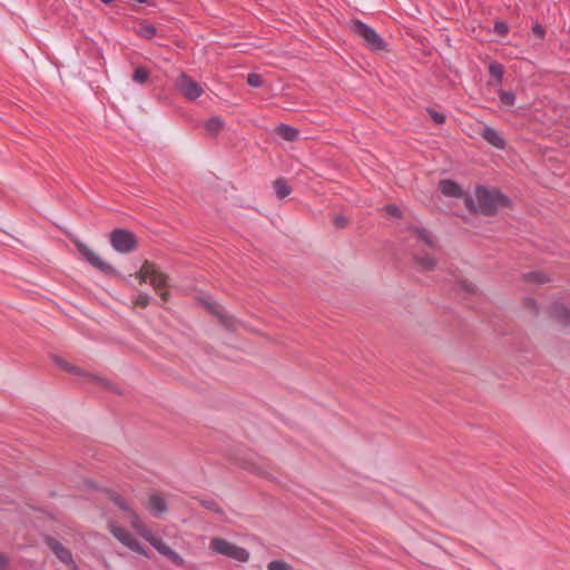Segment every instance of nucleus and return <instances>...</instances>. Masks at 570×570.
Instances as JSON below:
<instances>
[{"label": "nucleus", "mask_w": 570, "mask_h": 570, "mask_svg": "<svg viewBox=\"0 0 570 570\" xmlns=\"http://www.w3.org/2000/svg\"><path fill=\"white\" fill-rule=\"evenodd\" d=\"M150 76V71L145 67H137L132 73V80L139 85H144Z\"/></svg>", "instance_id": "obj_20"}, {"label": "nucleus", "mask_w": 570, "mask_h": 570, "mask_svg": "<svg viewBox=\"0 0 570 570\" xmlns=\"http://www.w3.org/2000/svg\"><path fill=\"white\" fill-rule=\"evenodd\" d=\"M104 3H111L114 0H101Z\"/></svg>", "instance_id": "obj_39"}, {"label": "nucleus", "mask_w": 570, "mask_h": 570, "mask_svg": "<svg viewBox=\"0 0 570 570\" xmlns=\"http://www.w3.org/2000/svg\"><path fill=\"white\" fill-rule=\"evenodd\" d=\"M112 248L122 254L134 252L137 248L136 236L127 229H116L110 234Z\"/></svg>", "instance_id": "obj_6"}, {"label": "nucleus", "mask_w": 570, "mask_h": 570, "mask_svg": "<svg viewBox=\"0 0 570 570\" xmlns=\"http://www.w3.org/2000/svg\"><path fill=\"white\" fill-rule=\"evenodd\" d=\"M385 212L387 215L390 216H395V217H399L400 216V209L399 207H396L395 205H389L385 207Z\"/></svg>", "instance_id": "obj_30"}, {"label": "nucleus", "mask_w": 570, "mask_h": 570, "mask_svg": "<svg viewBox=\"0 0 570 570\" xmlns=\"http://www.w3.org/2000/svg\"><path fill=\"white\" fill-rule=\"evenodd\" d=\"M354 33L363 39L365 45L372 50H382L385 47L384 40L376 33L374 29L360 20H354L351 24Z\"/></svg>", "instance_id": "obj_5"}, {"label": "nucleus", "mask_w": 570, "mask_h": 570, "mask_svg": "<svg viewBox=\"0 0 570 570\" xmlns=\"http://www.w3.org/2000/svg\"><path fill=\"white\" fill-rule=\"evenodd\" d=\"M6 563H7L6 558L2 554H0V568H2Z\"/></svg>", "instance_id": "obj_38"}, {"label": "nucleus", "mask_w": 570, "mask_h": 570, "mask_svg": "<svg viewBox=\"0 0 570 570\" xmlns=\"http://www.w3.org/2000/svg\"><path fill=\"white\" fill-rule=\"evenodd\" d=\"M495 30L498 33L504 35L508 31V28L504 23L498 22V23H495Z\"/></svg>", "instance_id": "obj_36"}, {"label": "nucleus", "mask_w": 570, "mask_h": 570, "mask_svg": "<svg viewBox=\"0 0 570 570\" xmlns=\"http://www.w3.org/2000/svg\"><path fill=\"white\" fill-rule=\"evenodd\" d=\"M276 132L287 141H294L298 136V131L287 125H279Z\"/></svg>", "instance_id": "obj_18"}, {"label": "nucleus", "mask_w": 570, "mask_h": 570, "mask_svg": "<svg viewBox=\"0 0 570 570\" xmlns=\"http://www.w3.org/2000/svg\"><path fill=\"white\" fill-rule=\"evenodd\" d=\"M475 196L478 206L475 207L474 200L470 197L465 198V206L470 210H474L487 216L494 215L499 210L510 206V199L497 189L478 187Z\"/></svg>", "instance_id": "obj_2"}, {"label": "nucleus", "mask_w": 570, "mask_h": 570, "mask_svg": "<svg viewBox=\"0 0 570 570\" xmlns=\"http://www.w3.org/2000/svg\"><path fill=\"white\" fill-rule=\"evenodd\" d=\"M533 31H534V33H535V35H538L539 37H542V36H543V30H542V28H541L540 26H535V27L533 28Z\"/></svg>", "instance_id": "obj_37"}, {"label": "nucleus", "mask_w": 570, "mask_h": 570, "mask_svg": "<svg viewBox=\"0 0 570 570\" xmlns=\"http://www.w3.org/2000/svg\"><path fill=\"white\" fill-rule=\"evenodd\" d=\"M176 88L188 100L197 99L204 91L197 81L186 75L177 78Z\"/></svg>", "instance_id": "obj_8"}, {"label": "nucleus", "mask_w": 570, "mask_h": 570, "mask_svg": "<svg viewBox=\"0 0 570 570\" xmlns=\"http://www.w3.org/2000/svg\"><path fill=\"white\" fill-rule=\"evenodd\" d=\"M460 284H461V287L464 291H466L468 293H473L475 291L474 284L469 281H462V282H460Z\"/></svg>", "instance_id": "obj_31"}, {"label": "nucleus", "mask_w": 570, "mask_h": 570, "mask_svg": "<svg viewBox=\"0 0 570 570\" xmlns=\"http://www.w3.org/2000/svg\"><path fill=\"white\" fill-rule=\"evenodd\" d=\"M208 134L215 136L224 128V121L219 117H213L205 122Z\"/></svg>", "instance_id": "obj_19"}, {"label": "nucleus", "mask_w": 570, "mask_h": 570, "mask_svg": "<svg viewBox=\"0 0 570 570\" xmlns=\"http://www.w3.org/2000/svg\"><path fill=\"white\" fill-rule=\"evenodd\" d=\"M420 264L424 267V268H432L434 266V259L433 258H430V257H426V258H422L420 261Z\"/></svg>", "instance_id": "obj_33"}, {"label": "nucleus", "mask_w": 570, "mask_h": 570, "mask_svg": "<svg viewBox=\"0 0 570 570\" xmlns=\"http://www.w3.org/2000/svg\"><path fill=\"white\" fill-rule=\"evenodd\" d=\"M551 315L562 325H570V309L561 302H556L551 306Z\"/></svg>", "instance_id": "obj_13"}, {"label": "nucleus", "mask_w": 570, "mask_h": 570, "mask_svg": "<svg viewBox=\"0 0 570 570\" xmlns=\"http://www.w3.org/2000/svg\"><path fill=\"white\" fill-rule=\"evenodd\" d=\"M145 507L154 517H160L167 511L166 500L159 494L149 495Z\"/></svg>", "instance_id": "obj_11"}, {"label": "nucleus", "mask_w": 570, "mask_h": 570, "mask_svg": "<svg viewBox=\"0 0 570 570\" xmlns=\"http://www.w3.org/2000/svg\"><path fill=\"white\" fill-rule=\"evenodd\" d=\"M216 315L220 318L222 323L226 325L227 327H233L234 322L232 317H229L226 313L222 311H215Z\"/></svg>", "instance_id": "obj_27"}, {"label": "nucleus", "mask_w": 570, "mask_h": 570, "mask_svg": "<svg viewBox=\"0 0 570 570\" xmlns=\"http://www.w3.org/2000/svg\"><path fill=\"white\" fill-rule=\"evenodd\" d=\"M140 284L149 282L154 289L159 294L163 302L169 299V293L166 291L168 276L164 274L154 263L145 261L139 272L136 274Z\"/></svg>", "instance_id": "obj_3"}, {"label": "nucleus", "mask_w": 570, "mask_h": 570, "mask_svg": "<svg viewBox=\"0 0 570 570\" xmlns=\"http://www.w3.org/2000/svg\"><path fill=\"white\" fill-rule=\"evenodd\" d=\"M527 308L535 313L538 311L537 302L532 298H527L524 302Z\"/></svg>", "instance_id": "obj_32"}, {"label": "nucleus", "mask_w": 570, "mask_h": 570, "mask_svg": "<svg viewBox=\"0 0 570 570\" xmlns=\"http://www.w3.org/2000/svg\"><path fill=\"white\" fill-rule=\"evenodd\" d=\"M91 379H92V380H97V381H99V382L101 381V380L97 379L96 376H91Z\"/></svg>", "instance_id": "obj_40"}, {"label": "nucleus", "mask_w": 570, "mask_h": 570, "mask_svg": "<svg viewBox=\"0 0 570 570\" xmlns=\"http://www.w3.org/2000/svg\"><path fill=\"white\" fill-rule=\"evenodd\" d=\"M136 33L144 39H151L157 35V29L155 26L141 21L136 27Z\"/></svg>", "instance_id": "obj_15"}, {"label": "nucleus", "mask_w": 570, "mask_h": 570, "mask_svg": "<svg viewBox=\"0 0 570 570\" xmlns=\"http://www.w3.org/2000/svg\"><path fill=\"white\" fill-rule=\"evenodd\" d=\"M115 502L121 510H124L126 513L125 518L140 537L148 541L161 556L168 558L175 566H184V559L167 543H165L163 539L157 537L153 530L145 524L140 517L128 507L122 498L116 497Z\"/></svg>", "instance_id": "obj_1"}, {"label": "nucleus", "mask_w": 570, "mask_h": 570, "mask_svg": "<svg viewBox=\"0 0 570 570\" xmlns=\"http://www.w3.org/2000/svg\"><path fill=\"white\" fill-rule=\"evenodd\" d=\"M108 528L111 534L125 547L134 552L148 557L146 549L128 530L117 525L115 522H109Z\"/></svg>", "instance_id": "obj_7"}, {"label": "nucleus", "mask_w": 570, "mask_h": 570, "mask_svg": "<svg viewBox=\"0 0 570 570\" xmlns=\"http://www.w3.org/2000/svg\"><path fill=\"white\" fill-rule=\"evenodd\" d=\"M59 365H60L62 368H65V370H67V371H69V372L79 373V370H78L77 367L71 366L70 364H68V363H67V362H65V361H59Z\"/></svg>", "instance_id": "obj_34"}, {"label": "nucleus", "mask_w": 570, "mask_h": 570, "mask_svg": "<svg viewBox=\"0 0 570 570\" xmlns=\"http://www.w3.org/2000/svg\"><path fill=\"white\" fill-rule=\"evenodd\" d=\"M347 218L343 215H335L334 218H333V224L335 225V227L337 228H344L347 226Z\"/></svg>", "instance_id": "obj_28"}, {"label": "nucleus", "mask_w": 570, "mask_h": 570, "mask_svg": "<svg viewBox=\"0 0 570 570\" xmlns=\"http://www.w3.org/2000/svg\"><path fill=\"white\" fill-rule=\"evenodd\" d=\"M48 546L57 558L67 566H73V559L71 552L65 548L59 541L55 539L48 540Z\"/></svg>", "instance_id": "obj_12"}, {"label": "nucleus", "mask_w": 570, "mask_h": 570, "mask_svg": "<svg viewBox=\"0 0 570 570\" xmlns=\"http://www.w3.org/2000/svg\"><path fill=\"white\" fill-rule=\"evenodd\" d=\"M428 114L436 125H441L445 121V116L441 112H438L433 109H429Z\"/></svg>", "instance_id": "obj_25"}, {"label": "nucleus", "mask_w": 570, "mask_h": 570, "mask_svg": "<svg viewBox=\"0 0 570 570\" xmlns=\"http://www.w3.org/2000/svg\"><path fill=\"white\" fill-rule=\"evenodd\" d=\"M150 302L149 295L145 293L138 294V296L132 301L134 307H147Z\"/></svg>", "instance_id": "obj_23"}, {"label": "nucleus", "mask_w": 570, "mask_h": 570, "mask_svg": "<svg viewBox=\"0 0 570 570\" xmlns=\"http://www.w3.org/2000/svg\"><path fill=\"white\" fill-rule=\"evenodd\" d=\"M489 72L492 78H495L498 82H500L503 77V67L499 63H491L489 66Z\"/></svg>", "instance_id": "obj_22"}, {"label": "nucleus", "mask_w": 570, "mask_h": 570, "mask_svg": "<svg viewBox=\"0 0 570 570\" xmlns=\"http://www.w3.org/2000/svg\"><path fill=\"white\" fill-rule=\"evenodd\" d=\"M523 278L525 282L532 283V284H544V283L550 282V279H551L548 276V274L542 271H534V272L527 273L523 275Z\"/></svg>", "instance_id": "obj_16"}, {"label": "nucleus", "mask_w": 570, "mask_h": 570, "mask_svg": "<svg viewBox=\"0 0 570 570\" xmlns=\"http://www.w3.org/2000/svg\"><path fill=\"white\" fill-rule=\"evenodd\" d=\"M500 104L505 107H512L515 102V95L511 91H499Z\"/></svg>", "instance_id": "obj_21"}, {"label": "nucleus", "mask_w": 570, "mask_h": 570, "mask_svg": "<svg viewBox=\"0 0 570 570\" xmlns=\"http://www.w3.org/2000/svg\"><path fill=\"white\" fill-rule=\"evenodd\" d=\"M268 570H291V566L284 561L274 560L267 564Z\"/></svg>", "instance_id": "obj_24"}, {"label": "nucleus", "mask_w": 570, "mask_h": 570, "mask_svg": "<svg viewBox=\"0 0 570 570\" xmlns=\"http://www.w3.org/2000/svg\"><path fill=\"white\" fill-rule=\"evenodd\" d=\"M275 194L278 198H285L292 191V188L288 186L287 181L283 178H278L273 184Z\"/></svg>", "instance_id": "obj_17"}, {"label": "nucleus", "mask_w": 570, "mask_h": 570, "mask_svg": "<svg viewBox=\"0 0 570 570\" xmlns=\"http://www.w3.org/2000/svg\"><path fill=\"white\" fill-rule=\"evenodd\" d=\"M208 548L213 554L223 556L242 563L247 562L250 556L245 548L222 537L212 538Z\"/></svg>", "instance_id": "obj_4"}, {"label": "nucleus", "mask_w": 570, "mask_h": 570, "mask_svg": "<svg viewBox=\"0 0 570 570\" xmlns=\"http://www.w3.org/2000/svg\"><path fill=\"white\" fill-rule=\"evenodd\" d=\"M439 188L441 193L448 197L460 198L463 196L462 188L453 180H441Z\"/></svg>", "instance_id": "obj_14"}, {"label": "nucleus", "mask_w": 570, "mask_h": 570, "mask_svg": "<svg viewBox=\"0 0 570 570\" xmlns=\"http://www.w3.org/2000/svg\"><path fill=\"white\" fill-rule=\"evenodd\" d=\"M247 82L252 87H261L263 83V79L257 73H249L247 77Z\"/></svg>", "instance_id": "obj_26"}, {"label": "nucleus", "mask_w": 570, "mask_h": 570, "mask_svg": "<svg viewBox=\"0 0 570 570\" xmlns=\"http://www.w3.org/2000/svg\"><path fill=\"white\" fill-rule=\"evenodd\" d=\"M204 505H205L207 509H209V510H212V511H214V512H220V509H219V508L217 507V504H216L215 502H213V501H206V502H204Z\"/></svg>", "instance_id": "obj_35"}, {"label": "nucleus", "mask_w": 570, "mask_h": 570, "mask_svg": "<svg viewBox=\"0 0 570 570\" xmlns=\"http://www.w3.org/2000/svg\"><path fill=\"white\" fill-rule=\"evenodd\" d=\"M76 247L80 255L95 268L104 272V273H110L112 272V267L106 263L100 256L95 253L91 248H89L86 244L77 240Z\"/></svg>", "instance_id": "obj_9"}, {"label": "nucleus", "mask_w": 570, "mask_h": 570, "mask_svg": "<svg viewBox=\"0 0 570 570\" xmlns=\"http://www.w3.org/2000/svg\"><path fill=\"white\" fill-rule=\"evenodd\" d=\"M479 134L493 147L498 149H503L505 147V141L501 137V135L493 128L482 125L480 127Z\"/></svg>", "instance_id": "obj_10"}, {"label": "nucleus", "mask_w": 570, "mask_h": 570, "mask_svg": "<svg viewBox=\"0 0 570 570\" xmlns=\"http://www.w3.org/2000/svg\"><path fill=\"white\" fill-rule=\"evenodd\" d=\"M417 233V237L420 239H422L424 243L431 245L432 244V240H431V235L428 230L425 229H416L415 230Z\"/></svg>", "instance_id": "obj_29"}]
</instances>
